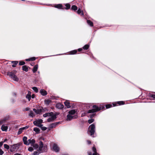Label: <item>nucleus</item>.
<instances>
[{
	"label": "nucleus",
	"instance_id": "nucleus-1",
	"mask_svg": "<svg viewBox=\"0 0 155 155\" xmlns=\"http://www.w3.org/2000/svg\"><path fill=\"white\" fill-rule=\"evenodd\" d=\"M93 107L94 108L89 110L87 112L88 113H92V114L90 115L91 118H92L95 116V114L94 113L104 109L105 107L104 106H97L96 105H94L93 106Z\"/></svg>",
	"mask_w": 155,
	"mask_h": 155
},
{
	"label": "nucleus",
	"instance_id": "nucleus-2",
	"mask_svg": "<svg viewBox=\"0 0 155 155\" xmlns=\"http://www.w3.org/2000/svg\"><path fill=\"white\" fill-rule=\"evenodd\" d=\"M95 131V126L94 124L91 125L89 127L88 132L91 136L93 137H94V134Z\"/></svg>",
	"mask_w": 155,
	"mask_h": 155
},
{
	"label": "nucleus",
	"instance_id": "nucleus-3",
	"mask_svg": "<svg viewBox=\"0 0 155 155\" xmlns=\"http://www.w3.org/2000/svg\"><path fill=\"white\" fill-rule=\"evenodd\" d=\"M7 75L9 76L14 81H19V79L17 76H16L12 72H8Z\"/></svg>",
	"mask_w": 155,
	"mask_h": 155
},
{
	"label": "nucleus",
	"instance_id": "nucleus-4",
	"mask_svg": "<svg viewBox=\"0 0 155 155\" xmlns=\"http://www.w3.org/2000/svg\"><path fill=\"white\" fill-rule=\"evenodd\" d=\"M46 147L43 146V143L41 141H40L38 150L41 152H45L46 150Z\"/></svg>",
	"mask_w": 155,
	"mask_h": 155
},
{
	"label": "nucleus",
	"instance_id": "nucleus-5",
	"mask_svg": "<svg viewBox=\"0 0 155 155\" xmlns=\"http://www.w3.org/2000/svg\"><path fill=\"white\" fill-rule=\"evenodd\" d=\"M43 122V120L41 119H39L33 122V124L39 127H41L43 125L41 124Z\"/></svg>",
	"mask_w": 155,
	"mask_h": 155
},
{
	"label": "nucleus",
	"instance_id": "nucleus-6",
	"mask_svg": "<svg viewBox=\"0 0 155 155\" xmlns=\"http://www.w3.org/2000/svg\"><path fill=\"white\" fill-rule=\"evenodd\" d=\"M19 145L18 144H13L11 146L10 151L11 152H13L18 149Z\"/></svg>",
	"mask_w": 155,
	"mask_h": 155
},
{
	"label": "nucleus",
	"instance_id": "nucleus-7",
	"mask_svg": "<svg viewBox=\"0 0 155 155\" xmlns=\"http://www.w3.org/2000/svg\"><path fill=\"white\" fill-rule=\"evenodd\" d=\"M49 117H50L47 119L48 122H53L57 118L56 115L53 113V114H51V115Z\"/></svg>",
	"mask_w": 155,
	"mask_h": 155
},
{
	"label": "nucleus",
	"instance_id": "nucleus-8",
	"mask_svg": "<svg viewBox=\"0 0 155 155\" xmlns=\"http://www.w3.org/2000/svg\"><path fill=\"white\" fill-rule=\"evenodd\" d=\"M52 149L56 152H58L60 151V149L58 145L54 143L53 145Z\"/></svg>",
	"mask_w": 155,
	"mask_h": 155
},
{
	"label": "nucleus",
	"instance_id": "nucleus-9",
	"mask_svg": "<svg viewBox=\"0 0 155 155\" xmlns=\"http://www.w3.org/2000/svg\"><path fill=\"white\" fill-rule=\"evenodd\" d=\"M77 117V115L72 116L69 114H68L67 115V121H70L73 118H76Z\"/></svg>",
	"mask_w": 155,
	"mask_h": 155
},
{
	"label": "nucleus",
	"instance_id": "nucleus-10",
	"mask_svg": "<svg viewBox=\"0 0 155 155\" xmlns=\"http://www.w3.org/2000/svg\"><path fill=\"white\" fill-rule=\"evenodd\" d=\"M64 105L60 103H58L56 104V107L59 109H62L64 107Z\"/></svg>",
	"mask_w": 155,
	"mask_h": 155
},
{
	"label": "nucleus",
	"instance_id": "nucleus-11",
	"mask_svg": "<svg viewBox=\"0 0 155 155\" xmlns=\"http://www.w3.org/2000/svg\"><path fill=\"white\" fill-rule=\"evenodd\" d=\"M59 123V122L53 123L49 125V127L51 128H55Z\"/></svg>",
	"mask_w": 155,
	"mask_h": 155
},
{
	"label": "nucleus",
	"instance_id": "nucleus-12",
	"mask_svg": "<svg viewBox=\"0 0 155 155\" xmlns=\"http://www.w3.org/2000/svg\"><path fill=\"white\" fill-rule=\"evenodd\" d=\"M31 97V92L30 91H28V94L26 96V98L27 99L28 101H30Z\"/></svg>",
	"mask_w": 155,
	"mask_h": 155
},
{
	"label": "nucleus",
	"instance_id": "nucleus-13",
	"mask_svg": "<svg viewBox=\"0 0 155 155\" xmlns=\"http://www.w3.org/2000/svg\"><path fill=\"white\" fill-rule=\"evenodd\" d=\"M76 112V111L75 110H72L68 112V114L71 115L73 116V115L75 114Z\"/></svg>",
	"mask_w": 155,
	"mask_h": 155
},
{
	"label": "nucleus",
	"instance_id": "nucleus-14",
	"mask_svg": "<svg viewBox=\"0 0 155 155\" xmlns=\"http://www.w3.org/2000/svg\"><path fill=\"white\" fill-rule=\"evenodd\" d=\"M41 94L43 96H45L47 94V92L44 89H41L40 92Z\"/></svg>",
	"mask_w": 155,
	"mask_h": 155
},
{
	"label": "nucleus",
	"instance_id": "nucleus-15",
	"mask_svg": "<svg viewBox=\"0 0 155 155\" xmlns=\"http://www.w3.org/2000/svg\"><path fill=\"white\" fill-rule=\"evenodd\" d=\"M27 138L26 137H24L23 138V140L24 142V144L26 145H29V143L27 142Z\"/></svg>",
	"mask_w": 155,
	"mask_h": 155
},
{
	"label": "nucleus",
	"instance_id": "nucleus-16",
	"mask_svg": "<svg viewBox=\"0 0 155 155\" xmlns=\"http://www.w3.org/2000/svg\"><path fill=\"white\" fill-rule=\"evenodd\" d=\"M8 129V127L7 126H5V125L3 124L2 125L1 127V129L3 131H7Z\"/></svg>",
	"mask_w": 155,
	"mask_h": 155
},
{
	"label": "nucleus",
	"instance_id": "nucleus-17",
	"mask_svg": "<svg viewBox=\"0 0 155 155\" xmlns=\"http://www.w3.org/2000/svg\"><path fill=\"white\" fill-rule=\"evenodd\" d=\"M38 69V65L36 64L35 65L32 69V71L33 73H35L36 71H37Z\"/></svg>",
	"mask_w": 155,
	"mask_h": 155
},
{
	"label": "nucleus",
	"instance_id": "nucleus-18",
	"mask_svg": "<svg viewBox=\"0 0 155 155\" xmlns=\"http://www.w3.org/2000/svg\"><path fill=\"white\" fill-rule=\"evenodd\" d=\"M28 67L26 65H23L22 66V69L26 72H27L28 71Z\"/></svg>",
	"mask_w": 155,
	"mask_h": 155
},
{
	"label": "nucleus",
	"instance_id": "nucleus-19",
	"mask_svg": "<svg viewBox=\"0 0 155 155\" xmlns=\"http://www.w3.org/2000/svg\"><path fill=\"white\" fill-rule=\"evenodd\" d=\"M65 105L67 107V108H69L70 107V102L68 101H66L64 102Z\"/></svg>",
	"mask_w": 155,
	"mask_h": 155
},
{
	"label": "nucleus",
	"instance_id": "nucleus-20",
	"mask_svg": "<svg viewBox=\"0 0 155 155\" xmlns=\"http://www.w3.org/2000/svg\"><path fill=\"white\" fill-rule=\"evenodd\" d=\"M33 110L37 114H39L41 112L42 110L41 109H36L35 108H34L33 109Z\"/></svg>",
	"mask_w": 155,
	"mask_h": 155
},
{
	"label": "nucleus",
	"instance_id": "nucleus-21",
	"mask_svg": "<svg viewBox=\"0 0 155 155\" xmlns=\"http://www.w3.org/2000/svg\"><path fill=\"white\" fill-rule=\"evenodd\" d=\"M77 13L78 14H80L81 13V15L83 16L84 15V13L82 11H81L80 8H79L77 11Z\"/></svg>",
	"mask_w": 155,
	"mask_h": 155
},
{
	"label": "nucleus",
	"instance_id": "nucleus-22",
	"mask_svg": "<svg viewBox=\"0 0 155 155\" xmlns=\"http://www.w3.org/2000/svg\"><path fill=\"white\" fill-rule=\"evenodd\" d=\"M53 113L52 112H51L49 113H45L43 115V116L44 117H47L51 115V114H53Z\"/></svg>",
	"mask_w": 155,
	"mask_h": 155
},
{
	"label": "nucleus",
	"instance_id": "nucleus-23",
	"mask_svg": "<svg viewBox=\"0 0 155 155\" xmlns=\"http://www.w3.org/2000/svg\"><path fill=\"white\" fill-rule=\"evenodd\" d=\"M33 130L35 132L36 134H38L40 132L39 129L37 127H35L33 128Z\"/></svg>",
	"mask_w": 155,
	"mask_h": 155
},
{
	"label": "nucleus",
	"instance_id": "nucleus-24",
	"mask_svg": "<svg viewBox=\"0 0 155 155\" xmlns=\"http://www.w3.org/2000/svg\"><path fill=\"white\" fill-rule=\"evenodd\" d=\"M51 101L49 99L45 100V104L46 105H48L51 102Z\"/></svg>",
	"mask_w": 155,
	"mask_h": 155
},
{
	"label": "nucleus",
	"instance_id": "nucleus-25",
	"mask_svg": "<svg viewBox=\"0 0 155 155\" xmlns=\"http://www.w3.org/2000/svg\"><path fill=\"white\" fill-rule=\"evenodd\" d=\"M12 62L13 63V64L12 65V66L13 67H16V65L18 63V61H12Z\"/></svg>",
	"mask_w": 155,
	"mask_h": 155
},
{
	"label": "nucleus",
	"instance_id": "nucleus-26",
	"mask_svg": "<svg viewBox=\"0 0 155 155\" xmlns=\"http://www.w3.org/2000/svg\"><path fill=\"white\" fill-rule=\"evenodd\" d=\"M71 9L75 11L78 9V7L75 5H73L71 7Z\"/></svg>",
	"mask_w": 155,
	"mask_h": 155
},
{
	"label": "nucleus",
	"instance_id": "nucleus-27",
	"mask_svg": "<svg viewBox=\"0 0 155 155\" xmlns=\"http://www.w3.org/2000/svg\"><path fill=\"white\" fill-rule=\"evenodd\" d=\"M87 23L91 26H93V23L89 20H87Z\"/></svg>",
	"mask_w": 155,
	"mask_h": 155
},
{
	"label": "nucleus",
	"instance_id": "nucleus-28",
	"mask_svg": "<svg viewBox=\"0 0 155 155\" xmlns=\"http://www.w3.org/2000/svg\"><path fill=\"white\" fill-rule=\"evenodd\" d=\"M77 52V50H74L70 51V53L71 54H76Z\"/></svg>",
	"mask_w": 155,
	"mask_h": 155
},
{
	"label": "nucleus",
	"instance_id": "nucleus-29",
	"mask_svg": "<svg viewBox=\"0 0 155 155\" xmlns=\"http://www.w3.org/2000/svg\"><path fill=\"white\" fill-rule=\"evenodd\" d=\"M62 7V5L61 4H58L56 5L54 7L56 8H57L59 9L61 8V7Z\"/></svg>",
	"mask_w": 155,
	"mask_h": 155
},
{
	"label": "nucleus",
	"instance_id": "nucleus-30",
	"mask_svg": "<svg viewBox=\"0 0 155 155\" xmlns=\"http://www.w3.org/2000/svg\"><path fill=\"white\" fill-rule=\"evenodd\" d=\"M24 130L22 129V127L20 128L18 130V135H19L21 134L22 132H23Z\"/></svg>",
	"mask_w": 155,
	"mask_h": 155
},
{
	"label": "nucleus",
	"instance_id": "nucleus-31",
	"mask_svg": "<svg viewBox=\"0 0 155 155\" xmlns=\"http://www.w3.org/2000/svg\"><path fill=\"white\" fill-rule=\"evenodd\" d=\"M89 45H86L83 47V48L84 50H87L89 48Z\"/></svg>",
	"mask_w": 155,
	"mask_h": 155
},
{
	"label": "nucleus",
	"instance_id": "nucleus-32",
	"mask_svg": "<svg viewBox=\"0 0 155 155\" xmlns=\"http://www.w3.org/2000/svg\"><path fill=\"white\" fill-rule=\"evenodd\" d=\"M29 116L32 117H33L34 115V113L33 111H30Z\"/></svg>",
	"mask_w": 155,
	"mask_h": 155
},
{
	"label": "nucleus",
	"instance_id": "nucleus-33",
	"mask_svg": "<svg viewBox=\"0 0 155 155\" xmlns=\"http://www.w3.org/2000/svg\"><path fill=\"white\" fill-rule=\"evenodd\" d=\"M65 6L66 7V8H65L66 9H68L70 8V5L69 4H66Z\"/></svg>",
	"mask_w": 155,
	"mask_h": 155
},
{
	"label": "nucleus",
	"instance_id": "nucleus-34",
	"mask_svg": "<svg viewBox=\"0 0 155 155\" xmlns=\"http://www.w3.org/2000/svg\"><path fill=\"white\" fill-rule=\"evenodd\" d=\"M88 155H100L98 153H94L92 154V153L91 152H89L88 153Z\"/></svg>",
	"mask_w": 155,
	"mask_h": 155
},
{
	"label": "nucleus",
	"instance_id": "nucleus-35",
	"mask_svg": "<svg viewBox=\"0 0 155 155\" xmlns=\"http://www.w3.org/2000/svg\"><path fill=\"white\" fill-rule=\"evenodd\" d=\"M25 64L24 61H20L19 62V64L20 65H23Z\"/></svg>",
	"mask_w": 155,
	"mask_h": 155
},
{
	"label": "nucleus",
	"instance_id": "nucleus-36",
	"mask_svg": "<svg viewBox=\"0 0 155 155\" xmlns=\"http://www.w3.org/2000/svg\"><path fill=\"white\" fill-rule=\"evenodd\" d=\"M32 89L35 91V93H37L38 92V89L37 87H32Z\"/></svg>",
	"mask_w": 155,
	"mask_h": 155
},
{
	"label": "nucleus",
	"instance_id": "nucleus-37",
	"mask_svg": "<svg viewBox=\"0 0 155 155\" xmlns=\"http://www.w3.org/2000/svg\"><path fill=\"white\" fill-rule=\"evenodd\" d=\"M117 104L119 105H121L124 104V102L123 101H119L117 102Z\"/></svg>",
	"mask_w": 155,
	"mask_h": 155
},
{
	"label": "nucleus",
	"instance_id": "nucleus-38",
	"mask_svg": "<svg viewBox=\"0 0 155 155\" xmlns=\"http://www.w3.org/2000/svg\"><path fill=\"white\" fill-rule=\"evenodd\" d=\"M4 147L5 149H6L7 150H8L9 148V145L7 144H4Z\"/></svg>",
	"mask_w": 155,
	"mask_h": 155
},
{
	"label": "nucleus",
	"instance_id": "nucleus-39",
	"mask_svg": "<svg viewBox=\"0 0 155 155\" xmlns=\"http://www.w3.org/2000/svg\"><path fill=\"white\" fill-rule=\"evenodd\" d=\"M32 146H33L35 149H37L38 147V145L37 144L34 143V144Z\"/></svg>",
	"mask_w": 155,
	"mask_h": 155
},
{
	"label": "nucleus",
	"instance_id": "nucleus-40",
	"mask_svg": "<svg viewBox=\"0 0 155 155\" xmlns=\"http://www.w3.org/2000/svg\"><path fill=\"white\" fill-rule=\"evenodd\" d=\"M31 142V143H30V144H31V145L32 146L33 145H34V143H35V140L34 139H32Z\"/></svg>",
	"mask_w": 155,
	"mask_h": 155
},
{
	"label": "nucleus",
	"instance_id": "nucleus-41",
	"mask_svg": "<svg viewBox=\"0 0 155 155\" xmlns=\"http://www.w3.org/2000/svg\"><path fill=\"white\" fill-rule=\"evenodd\" d=\"M106 108H109L112 107V105L110 104H107L105 106Z\"/></svg>",
	"mask_w": 155,
	"mask_h": 155
},
{
	"label": "nucleus",
	"instance_id": "nucleus-42",
	"mask_svg": "<svg viewBox=\"0 0 155 155\" xmlns=\"http://www.w3.org/2000/svg\"><path fill=\"white\" fill-rule=\"evenodd\" d=\"M94 121V119H90L88 120V123L90 124L91 123H92Z\"/></svg>",
	"mask_w": 155,
	"mask_h": 155
},
{
	"label": "nucleus",
	"instance_id": "nucleus-43",
	"mask_svg": "<svg viewBox=\"0 0 155 155\" xmlns=\"http://www.w3.org/2000/svg\"><path fill=\"white\" fill-rule=\"evenodd\" d=\"M150 97L153 99H155V94H150Z\"/></svg>",
	"mask_w": 155,
	"mask_h": 155
},
{
	"label": "nucleus",
	"instance_id": "nucleus-44",
	"mask_svg": "<svg viewBox=\"0 0 155 155\" xmlns=\"http://www.w3.org/2000/svg\"><path fill=\"white\" fill-rule=\"evenodd\" d=\"M92 150L94 152V153H97L96 152V149L95 147H93L92 148Z\"/></svg>",
	"mask_w": 155,
	"mask_h": 155
},
{
	"label": "nucleus",
	"instance_id": "nucleus-45",
	"mask_svg": "<svg viewBox=\"0 0 155 155\" xmlns=\"http://www.w3.org/2000/svg\"><path fill=\"white\" fill-rule=\"evenodd\" d=\"M39 153L37 151H34L33 154V155H38Z\"/></svg>",
	"mask_w": 155,
	"mask_h": 155
},
{
	"label": "nucleus",
	"instance_id": "nucleus-46",
	"mask_svg": "<svg viewBox=\"0 0 155 155\" xmlns=\"http://www.w3.org/2000/svg\"><path fill=\"white\" fill-rule=\"evenodd\" d=\"M28 150L30 151H32L33 150V149L32 147H29L28 148Z\"/></svg>",
	"mask_w": 155,
	"mask_h": 155
},
{
	"label": "nucleus",
	"instance_id": "nucleus-47",
	"mask_svg": "<svg viewBox=\"0 0 155 155\" xmlns=\"http://www.w3.org/2000/svg\"><path fill=\"white\" fill-rule=\"evenodd\" d=\"M41 127V129L42 130H45L47 129V127H42V126Z\"/></svg>",
	"mask_w": 155,
	"mask_h": 155
},
{
	"label": "nucleus",
	"instance_id": "nucleus-48",
	"mask_svg": "<svg viewBox=\"0 0 155 155\" xmlns=\"http://www.w3.org/2000/svg\"><path fill=\"white\" fill-rule=\"evenodd\" d=\"M4 153V151L2 149H0V155H2Z\"/></svg>",
	"mask_w": 155,
	"mask_h": 155
},
{
	"label": "nucleus",
	"instance_id": "nucleus-49",
	"mask_svg": "<svg viewBox=\"0 0 155 155\" xmlns=\"http://www.w3.org/2000/svg\"><path fill=\"white\" fill-rule=\"evenodd\" d=\"M31 61H35L36 59V58L35 57H33L30 58Z\"/></svg>",
	"mask_w": 155,
	"mask_h": 155
},
{
	"label": "nucleus",
	"instance_id": "nucleus-50",
	"mask_svg": "<svg viewBox=\"0 0 155 155\" xmlns=\"http://www.w3.org/2000/svg\"><path fill=\"white\" fill-rule=\"evenodd\" d=\"M28 127H29V126H26L25 127H22V128L23 130H25V129H28Z\"/></svg>",
	"mask_w": 155,
	"mask_h": 155
},
{
	"label": "nucleus",
	"instance_id": "nucleus-51",
	"mask_svg": "<svg viewBox=\"0 0 155 155\" xmlns=\"http://www.w3.org/2000/svg\"><path fill=\"white\" fill-rule=\"evenodd\" d=\"M4 121H5V120H0V125L2 124Z\"/></svg>",
	"mask_w": 155,
	"mask_h": 155
},
{
	"label": "nucleus",
	"instance_id": "nucleus-52",
	"mask_svg": "<svg viewBox=\"0 0 155 155\" xmlns=\"http://www.w3.org/2000/svg\"><path fill=\"white\" fill-rule=\"evenodd\" d=\"M31 139H29L27 141L28 143H29V145L31 143Z\"/></svg>",
	"mask_w": 155,
	"mask_h": 155
},
{
	"label": "nucleus",
	"instance_id": "nucleus-53",
	"mask_svg": "<svg viewBox=\"0 0 155 155\" xmlns=\"http://www.w3.org/2000/svg\"><path fill=\"white\" fill-rule=\"evenodd\" d=\"M87 142L88 144H90L91 143V141L90 140H87Z\"/></svg>",
	"mask_w": 155,
	"mask_h": 155
},
{
	"label": "nucleus",
	"instance_id": "nucleus-54",
	"mask_svg": "<svg viewBox=\"0 0 155 155\" xmlns=\"http://www.w3.org/2000/svg\"><path fill=\"white\" fill-rule=\"evenodd\" d=\"M25 61H31V58H29L26 59L25 60Z\"/></svg>",
	"mask_w": 155,
	"mask_h": 155
},
{
	"label": "nucleus",
	"instance_id": "nucleus-55",
	"mask_svg": "<svg viewBox=\"0 0 155 155\" xmlns=\"http://www.w3.org/2000/svg\"><path fill=\"white\" fill-rule=\"evenodd\" d=\"M35 97V95L34 94H33L31 96V97L32 98H34Z\"/></svg>",
	"mask_w": 155,
	"mask_h": 155
},
{
	"label": "nucleus",
	"instance_id": "nucleus-56",
	"mask_svg": "<svg viewBox=\"0 0 155 155\" xmlns=\"http://www.w3.org/2000/svg\"><path fill=\"white\" fill-rule=\"evenodd\" d=\"M29 110V108H28V107H27L25 109V111H28Z\"/></svg>",
	"mask_w": 155,
	"mask_h": 155
},
{
	"label": "nucleus",
	"instance_id": "nucleus-57",
	"mask_svg": "<svg viewBox=\"0 0 155 155\" xmlns=\"http://www.w3.org/2000/svg\"><path fill=\"white\" fill-rule=\"evenodd\" d=\"M7 140V139H5L3 141H2L3 142V143L4 142H6Z\"/></svg>",
	"mask_w": 155,
	"mask_h": 155
},
{
	"label": "nucleus",
	"instance_id": "nucleus-58",
	"mask_svg": "<svg viewBox=\"0 0 155 155\" xmlns=\"http://www.w3.org/2000/svg\"><path fill=\"white\" fill-rule=\"evenodd\" d=\"M82 49L81 48H79L78 49V51H81L82 50Z\"/></svg>",
	"mask_w": 155,
	"mask_h": 155
},
{
	"label": "nucleus",
	"instance_id": "nucleus-59",
	"mask_svg": "<svg viewBox=\"0 0 155 155\" xmlns=\"http://www.w3.org/2000/svg\"><path fill=\"white\" fill-rule=\"evenodd\" d=\"M3 144V142H0V147H1Z\"/></svg>",
	"mask_w": 155,
	"mask_h": 155
},
{
	"label": "nucleus",
	"instance_id": "nucleus-60",
	"mask_svg": "<svg viewBox=\"0 0 155 155\" xmlns=\"http://www.w3.org/2000/svg\"><path fill=\"white\" fill-rule=\"evenodd\" d=\"M14 155H22L20 153H17L15 154H14Z\"/></svg>",
	"mask_w": 155,
	"mask_h": 155
},
{
	"label": "nucleus",
	"instance_id": "nucleus-61",
	"mask_svg": "<svg viewBox=\"0 0 155 155\" xmlns=\"http://www.w3.org/2000/svg\"><path fill=\"white\" fill-rule=\"evenodd\" d=\"M12 95H13V96H15L16 95V93H13Z\"/></svg>",
	"mask_w": 155,
	"mask_h": 155
},
{
	"label": "nucleus",
	"instance_id": "nucleus-62",
	"mask_svg": "<svg viewBox=\"0 0 155 155\" xmlns=\"http://www.w3.org/2000/svg\"><path fill=\"white\" fill-rule=\"evenodd\" d=\"M113 104L114 106H116V104L115 103Z\"/></svg>",
	"mask_w": 155,
	"mask_h": 155
},
{
	"label": "nucleus",
	"instance_id": "nucleus-63",
	"mask_svg": "<svg viewBox=\"0 0 155 155\" xmlns=\"http://www.w3.org/2000/svg\"><path fill=\"white\" fill-rule=\"evenodd\" d=\"M63 155H68L67 154H64Z\"/></svg>",
	"mask_w": 155,
	"mask_h": 155
},
{
	"label": "nucleus",
	"instance_id": "nucleus-64",
	"mask_svg": "<svg viewBox=\"0 0 155 155\" xmlns=\"http://www.w3.org/2000/svg\"><path fill=\"white\" fill-rule=\"evenodd\" d=\"M38 74H39V73H40L39 71H38Z\"/></svg>",
	"mask_w": 155,
	"mask_h": 155
}]
</instances>
